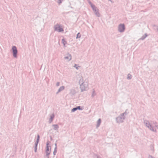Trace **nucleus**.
Segmentation results:
<instances>
[{
    "mask_svg": "<svg viewBox=\"0 0 158 158\" xmlns=\"http://www.w3.org/2000/svg\"><path fill=\"white\" fill-rule=\"evenodd\" d=\"M79 89L81 92L87 91L89 89V81L88 79L84 78L80 76L78 80Z\"/></svg>",
    "mask_w": 158,
    "mask_h": 158,
    "instance_id": "obj_1",
    "label": "nucleus"
},
{
    "mask_svg": "<svg viewBox=\"0 0 158 158\" xmlns=\"http://www.w3.org/2000/svg\"><path fill=\"white\" fill-rule=\"evenodd\" d=\"M145 126L151 131L156 133L158 131V124L155 121L149 122L147 120H144L143 121Z\"/></svg>",
    "mask_w": 158,
    "mask_h": 158,
    "instance_id": "obj_2",
    "label": "nucleus"
},
{
    "mask_svg": "<svg viewBox=\"0 0 158 158\" xmlns=\"http://www.w3.org/2000/svg\"><path fill=\"white\" fill-rule=\"evenodd\" d=\"M128 113V110H126L124 112L121 114L119 116L115 118L116 123L119 124L123 122L125 119V116Z\"/></svg>",
    "mask_w": 158,
    "mask_h": 158,
    "instance_id": "obj_3",
    "label": "nucleus"
},
{
    "mask_svg": "<svg viewBox=\"0 0 158 158\" xmlns=\"http://www.w3.org/2000/svg\"><path fill=\"white\" fill-rule=\"evenodd\" d=\"M11 53L13 58L16 59L18 57V51L17 47L15 46H12L11 48Z\"/></svg>",
    "mask_w": 158,
    "mask_h": 158,
    "instance_id": "obj_4",
    "label": "nucleus"
},
{
    "mask_svg": "<svg viewBox=\"0 0 158 158\" xmlns=\"http://www.w3.org/2000/svg\"><path fill=\"white\" fill-rule=\"evenodd\" d=\"M90 6L93 10L96 16L97 17H100V14L99 12V10L94 5H93L91 2H89Z\"/></svg>",
    "mask_w": 158,
    "mask_h": 158,
    "instance_id": "obj_5",
    "label": "nucleus"
},
{
    "mask_svg": "<svg viewBox=\"0 0 158 158\" xmlns=\"http://www.w3.org/2000/svg\"><path fill=\"white\" fill-rule=\"evenodd\" d=\"M64 60L65 62H69L71 61L72 59V55L69 52H67L64 55Z\"/></svg>",
    "mask_w": 158,
    "mask_h": 158,
    "instance_id": "obj_6",
    "label": "nucleus"
},
{
    "mask_svg": "<svg viewBox=\"0 0 158 158\" xmlns=\"http://www.w3.org/2000/svg\"><path fill=\"white\" fill-rule=\"evenodd\" d=\"M54 30L55 31L58 32H62L64 31V29L60 24H56L54 26Z\"/></svg>",
    "mask_w": 158,
    "mask_h": 158,
    "instance_id": "obj_7",
    "label": "nucleus"
},
{
    "mask_svg": "<svg viewBox=\"0 0 158 158\" xmlns=\"http://www.w3.org/2000/svg\"><path fill=\"white\" fill-rule=\"evenodd\" d=\"M125 30V27L124 23L119 24L118 27V31L120 33L123 32Z\"/></svg>",
    "mask_w": 158,
    "mask_h": 158,
    "instance_id": "obj_8",
    "label": "nucleus"
},
{
    "mask_svg": "<svg viewBox=\"0 0 158 158\" xmlns=\"http://www.w3.org/2000/svg\"><path fill=\"white\" fill-rule=\"evenodd\" d=\"M148 36L146 33H144L143 30L141 31L139 33V40H143Z\"/></svg>",
    "mask_w": 158,
    "mask_h": 158,
    "instance_id": "obj_9",
    "label": "nucleus"
},
{
    "mask_svg": "<svg viewBox=\"0 0 158 158\" xmlns=\"http://www.w3.org/2000/svg\"><path fill=\"white\" fill-rule=\"evenodd\" d=\"M51 147L50 145L49 142L48 141L46 143V154L47 155H49L51 152Z\"/></svg>",
    "mask_w": 158,
    "mask_h": 158,
    "instance_id": "obj_10",
    "label": "nucleus"
},
{
    "mask_svg": "<svg viewBox=\"0 0 158 158\" xmlns=\"http://www.w3.org/2000/svg\"><path fill=\"white\" fill-rule=\"evenodd\" d=\"M64 89L65 87L64 86H60L58 89L57 91L56 92V94H59V93L64 90Z\"/></svg>",
    "mask_w": 158,
    "mask_h": 158,
    "instance_id": "obj_11",
    "label": "nucleus"
},
{
    "mask_svg": "<svg viewBox=\"0 0 158 158\" xmlns=\"http://www.w3.org/2000/svg\"><path fill=\"white\" fill-rule=\"evenodd\" d=\"M52 127L53 128V129L55 131L58 130L59 128V126L57 124H54L52 126Z\"/></svg>",
    "mask_w": 158,
    "mask_h": 158,
    "instance_id": "obj_12",
    "label": "nucleus"
},
{
    "mask_svg": "<svg viewBox=\"0 0 158 158\" xmlns=\"http://www.w3.org/2000/svg\"><path fill=\"white\" fill-rule=\"evenodd\" d=\"M62 43L63 45V47H66L67 42V41L65 40V39H62Z\"/></svg>",
    "mask_w": 158,
    "mask_h": 158,
    "instance_id": "obj_13",
    "label": "nucleus"
},
{
    "mask_svg": "<svg viewBox=\"0 0 158 158\" xmlns=\"http://www.w3.org/2000/svg\"><path fill=\"white\" fill-rule=\"evenodd\" d=\"M101 123V119L100 118H99L97 121V125H96V127L98 128V127Z\"/></svg>",
    "mask_w": 158,
    "mask_h": 158,
    "instance_id": "obj_14",
    "label": "nucleus"
},
{
    "mask_svg": "<svg viewBox=\"0 0 158 158\" xmlns=\"http://www.w3.org/2000/svg\"><path fill=\"white\" fill-rule=\"evenodd\" d=\"M78 109L79 110H81L80 106H78L76 107L73 108L72 109L71 111L72 112H74Z\"/></svg>",
    "mask_w": 158,
    "mask_h": 158,
    "instance_id": "obj_15",
    "label": "nucleus"
},
{
    "mask_svg": "<svg viewBox=\"0 0 158 158\" xmlns=\"http://www.w3.org/2000/svg\"><path fill=\"white\" fill-rule=\"evenodd\" d=\"M73 67L75 68L76 70H78L80 68V66L78 64H74Z\"/></svg>",
    "mask_w": 158,
    "mask_h": 158,
    "instance_id": "obj_16",
    "label": "nucleus"
},
{
    "mask_svg": "<svg viewBox=\"0 0 158 158\" xmlns=\"http://www.w3.org/2000/svg\"><path fill=\"white\" fill-rule=\"evenodd\" d=\"M81 34H80V33L79 32H78L77 34V36L76 37V39H77L80 38H81Z\"/></svg>",
    "mask_w": 158,
    "mask_h": 158,
    "instance_id": "obj_17",
    "label": "nucleus"
},
{
    "mask_svg": "<svg viewBox=\"0 0 158 158\" xmlns=\"http://www.w3.org/2000/svg\"><path fill=\"white\" fill-rule=\"evenodd\" d=\"M57 149H56V148H54V150L53 151V154L54 155H55L56 153V152H57Z\"/></svg>",
    "mask_w": 158,
    "mask_h": 158,
    "instance_id": "obj_18",
    "label": "nucleus"
},
{
    "mask_svg": "<svg viewBox=\"0 0 158 158\" xmlns=\"http://www.w3.org/2000/svg\"><path fill=\"white\" fill-rule=\"evenodd\" d=\"M54 114H52V115L50 116V119L51 122L52 121V120L53 118H54Z\"/></svg>",
    "mask_w": 158,
    "mask_h": 158,
    "instance_id": "obj_19",
    "label": "nucleus"
},
{
    "mask_svg": "<svg viewBox=\"0 0 158 158\" xmlns=\"http://www.w3.org/2000/svg\"><path fill=\"white\" fill-rule=\"evenodd\" d=\"M131 78V76L130 74H128L127 75V79H130Z\"/></svg>",
    "mask_w": 158,
    "mask_h": 158,
    "instance_id": "obj_20",
    "label": "nucleus"
},
{
    "mask_svg": "<svg viewBox=\"0 0 158 158\" xmlns=\"http://www.w3.org/2000/svg\"><path fill=\"white\" fill-rule=\"evenodd\" d=\"M39 139H40V136L39 135H37V139H36V142H37V143H39Z\"/></svg>",
    "mask_w": 158,
    "mask_h": 158,
    "instance_id": "obj_21",
    "label": "nucleus"
},
{
    "mask_svg": "<svg viewBox=\"0 0 158 158\" xmlns=\"http://www.w3.org/2000/svg\"><path fill=\"white\" fill-rule=\"evenodd\" d=\"M49 155L46 154L44 156V158H49Z\"/></svg>",
    "mask_w": 158,
    "mask_h": 158,
    "instance_id": "obj_22",
    "label": "nucleus"
},
{
    "mask_svg": "<svg viewBox=\"0 0 158 158\" xmlns=\"http://www.w3.org/2000/svg\"><path fill=\"white\" fill-rule=\"evenodd\" d=\"M63 0H58V3L59 4H60Z\"/></svg>",
    "mask_w": 158,
    "mask_h": 158,
    "instance_id": "obj_23",
    "label": "nucleus"
},
{
    "mask_svg": "<svg viewBox=\"0 0 158 158\" xmlns=\"http://www.w3.org/2000/svg\"><path fill=\"white\" fill-rule=\"evenodd\" d=\"M60 83L59 82L56 83V85L57 86H59L60 85Z\"/></svg>",
    "mask_w": 158,
    "mask_h": 158,
    "instance_id": "obj_24",
    "label": "nucleus"
},
{
    "mask_svg": "<svg viewBox=\"0 0 158 158\" xmlns=\"http://www.w3.org/2000/svg\"><path fill=\"white\" fill-rule=\"evenodd\" d=\"M37 147H35L34 151L35 152H37Z\"/></svg>",
    "mask_w": 158,
    "mask_h": 158,
    "instance_id": "obj_25",
    "label": "nucleus"
},
{
    "mask_svg": "<svg viewBox=\"0 0 158 158\" xmlns=\"http://www.w3.org/2000/svg\"><path fill=\"white\" fill-rule=\"evenodd\" d=\"M148 158H154L151 155H149L148 156Z\"/></svg>",
    "mask_w": 158,
    "mask_h": 158,
    "instance_id": "obj_26",
    "label": "nucleus"
},
{
    "mask_svg": "<svg viewBox=\"0 0 158 158\" xmlns=\"http://www.w3.org/2000/svg\"><path fill=\"white\" fill-rule=\"evenodd\" d=\"M38 143H37V142H36V143L35 144V147H37V146Z\"/></svg>",
    "mask_w": 158,
    "mask_h": 158,
    "instance_id": "obj_27",
    "label": "nucleus"
},
{
    "mask_svg": "<svg viewBox=\"0 0 158 158\" xmlns=\"http://www.w3.org/2000/svg\"><path fill=\"white\" fill-rule=\"evenodd\" d=\"M55 147L54 148H56V149H57V145H56V143H55Z\"/></svg>",
    "mask_w": 158,
    "mask_h": 158,
    "instance_id": "obj_28",
    "label": "nucleus"
},
{
    "mask_svg": "<svg viewBox=\"0 0 158 158\" xmlns=\"http://www.w3.org/2000/svg\"><path fill=\"white\" fill-rule=\"evenodd\" d=\"M156 30L157 31H158V27H157L156 28Z\"/></svg>",
    "mask_w": 158,
    "mask_h": 158,
    "instance_id": "obj_29",
    "label": "nucleus"
},
{
    "mask_svg": "<svg viewBox=\"0 0 158 158\" xmlns=\"http://www.w3.org/2000/svg\"><path fill=\"white\" fill-rule=\"evenodd\" d=\"M109 1L111 2H112V1L111 0H110Z\"/></svg>",
    "mask_w": 158,
    "mask_h": 158,
    "instance_id": "obj_30",
    "label": "nucleus"
}]
</instances>
